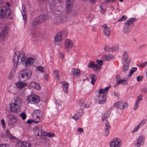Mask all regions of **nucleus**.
<instances>
[{
    "label": "nucleus",
    "instance_id": "nucleus-19",
    "mask_svg": "<svg viewBox=\"0 0 147 147\" xmlns=\"http://www.w3.org/2000/svg\"><path fill=\"white\" fill-rule=\"evenodd\" d=\"M107 94H104L102 96H98V98L99 99L98 103L99 104L101 105L104 103L106 101Z\"/></svg>",
    "mask_w": 147,
    "mask_h": 147
},
{
    "label": "nucleus",
    "instance_id": "nucleus-44",
    "mask_svg": "<svg viewBox=\"0 0 147 147\" xmlns=\"http://www.w3.org/2000/svg\"><path fill=\"white\" fill-rule=\"evenodd\" d=\"M147 65V61L139 64L138 66L140 67L144 68Z\"/></svg>",
    "mask_w": 147,
    "mask_h": 147
},
{
    "label": "nucleus",
    "instance_id": "nucleus-38",
    "mask_svg": "<svg viewBox=\"0 0 147 147\" xmlns=\"http://www.w3.org/2000/svg\"><path fill=\"white\" fill-rule=\"evenodd\" d=\"M104 90V89H100L99 90L98 92L99 94L98 96H101L104 94H107L105 93L106 92Z\"/></svg>",
    "mask_w": 147,
    "mask_h": 147
},
{
    "label": "nucleus",
    "instance_id": "nucleus-49",
    "mask_svg": "<svg viewBox=\"0 0 147 147\" xmlns=\"http://www.w3.org/2000/svg\"><path fill=\"white\" fill-rule=\"evenodd\" d=\"M142 96L141 95H140L139 96H138L137 99V100L136 101V102H137V103H138L139 102H140V101H142Z\"/></svg>",
    "mask_w": 147,
    "mask_h": 147
},
{
    "label": "nucleus",
    "instance_id": "nucleus-48",
    "mask_svg": "<svg viewBox=\"0 0 147 147\" xmlns=\"http://www.w3.org/2000/svg\"><path fill=\"white\" fill-rule=\"evenodd\" d=\"M111 49L112 50V52L117 51L119 50V47L118 46L112 47Z\"/></svg>",
    "mask_w": 147,
    "mask_h": 147
},
{
    "label": "nucleus",
    "instance_id": "nucleus-5",
    "mask_svg": "<svg viewBox=\"0 0 147 147\" xmlns=\"http://www.w3.org/2000/svg\"><path fill=\"white\" fill-rule=\"evenodd\" d=\"M6 117V121L9 126L12 125L13 127L15 126L16 123H18V120L16 117L11 114L7 115Z\"/></svg>",
    "mask_w": 147,
    "mask_h": 147
},
{
    "label": "nucleus",
    "instance_id": "nucleus-43",
    "mask_svg": "<svg viewBox=\"0 0 147 147\" xmlns=\"http://www.w3.org/2000/svg\"><path fill=\"white\" fill-rule=\"evenodd\" d=\"M127 17L126 15L123 16L119 19L117 20L118 22H120L122 21L125 20L127 19Z\"/></svg>",
    "mask_w": 147,
    "mask_h": 147
},
{
    "label": "nucleus",
    "instance_id": "nucleus-33",
    "mask_svg": "<svg viewBox=\"0 0 147 147\" xmlns=\"http://www.w3.org/2000/svg\"><path fill=\"white\" fill-rule=\"evenodd\" d=\"M130 63H125L124 64L123 67V72L126 73V71L128 70L129 67V66Z\"/></svg>",
    "mask_w": 147,
    "mask_h": 147
},
{
    "label": "nucleus",
    "instance_id": "nucleus-59",
    "mask_svg": "<svg viewBox=\"0 0 147 147\" xmlns=\"http://www.w3.org/2000/svg\"><path fill=\"white\" fill-rule=\"evenodd\" d=\"M84 113V111L82 109H80L79 110V116L80 117Z\"/></svg>",
    "mask_w": 147,
    "mask_h": 147
},
{
    "label": "nucleus",
    "instance_id": "nucleus-62",
    "mask_svg": "<svg viewBox=\"0 0 147 147\" xmlns=\"http://www.w3.org/2000/svg\"><path fill=\"white\" fill-rule=\"evenodd\" d=\"M83 103L84 101L83 100H80L79 102V105L81 106V107L83 106V105H84Z\"/></svg>",
    "mask_w": 147,
    "mask_h": 147
},
{
    "label": "nucleus",
    "instance_id": "nucleus-21",
    "mask_svg": "<svg viewBox=\"0 0 147 147\" xmlns=\"http://www.w3.org/2000/svg\"><path fill=\"white\" fill-rule=\"evenodd\" d=\"M102 28H103L104 34L107 37L109 36L111 32L110 28H108L106 24H104L102 26Z\"/></svg>",
    "mask_w": 147,
    "mask_h": 147
},
{
    "label": "nucleus",
    "instance_id": "nucleus-26",
    "mask_svg": "<svg viewBox=\"0 0 147 147\" xmlns=\"http://www.w3.org/2000/svg\"><path fill=\"white\" fill-rule=\"evenodd\" d=\"M15 84L18 88L20 89L24 88L25 86H27L28 85L26 83L24 82L22 80L16 83Z\"/></svg>",
    "mask_w": 147,
    "mask_h": 147
},
{
    "label": "nucleus",
    "instance_id": "nucleus-37",
    "mask_svg": "<svg viewBox=\"0 0 147 147\" xmlns=\"http://www.w3.org/2000/svg\"><path fill=\"white\" fill-rule=\"evenodd\" d=\"M5 134L9 138L11 139H13L14 137H13L10 133L9 130H7L5 131Z\"/></svg>",
    "mask_w": 147,
    "mask_h": 147
},
{
    "label": "nucleus",
    "instance_id": "nucleus-39",
    "mask_svg": "<svg viewBox=\"0 0 147 147\" xmlns=\"http://www.w3.org/2000/svg\"><path fill=\"white\" fill-rule=\"evenodd\" d=\"M27 10L25 5H23L22 7V14H26Z\"/></svg>",
    "mask_w": 147,
    "mask_h": 147
},
{
    "label": "nucleus",
    "instance_id": "nucleus-28",
    "mask_svg": "<svg viewBox=\"0 0 147 147\" xmlns=\"http://www.w3.org/2000/svg\"><path fill=\"white\" fill-rule=\"evenodd\" d=\"M128 81L127 80L124 79H121L120 80H119L117 82L116 84L114 85V87H115L116 86L119 84H122L123 86H125L127 84Z\"/></svg>",
    "mask_w": 147,
    "mask_h": 147
},
{
    "label": "nucleus",
    "instance_id": "nucleus-7",
    "mask_svg": "<svg viewBox=\"0 0 147 147\" xmlns=\"http://www.w3.org/2000/svg\"><path fill=\"white\" fill-rule=\"evenodd\" d=\"M40 100V98L38 96L34 94H31L27 97L26 101L28 103L36 104L39 102Z\"/></svg>",
    "mask_w": 147,
    "mask_h": 147
},
{
    "label": "nucleus",
    "instance_id": "nucleus-53",
    "mask_svg": "<svg viewBox=\"0 0 147 147\" xmlns=\"http://www.w3.org/2000/svg\"><path fill=\"white\" fill-rule=\"evenodd\" d=\"M140 102H139L138 103H137V102H135V104L133 108L134 110H136L138 108V104H139Z\"/></svg>",
    "mask_w": 147,
    "mask_h": 147
},
{
    "label": "nucleus",
    "instance_id": "nucleus-31",
    "mask_svg": "<svg viewBox=\"0 0 147 147\" xmlns=\"http://www.w3.org/2000/svg\"><path fill=\"white\" fill-rule=\"evenodd\" d=\"M90 77L91 79V83L92 85H94L97 80V78L94 74L91 75Z\"/></svg>",
    "mask_w": 147,
    "mask_h": 147
},
{
    "label": "nucleus",
    "instance_id": "nucleus-57",
    "mask_svg": "<svg viewBox=\"0 0 147 147\" xmlns=\"http://www.w3.org/2000/svg\"><path fill=\"white\" fill-rule=\"evenodd\" d=\"M0 147H9V145L7 144H0Z\"/></svg>",
    "mask_w": 147,
    "mask_h": 147
},
{
    "label": "nucleus",
    "instance_id": "nucleus-51",
    "mask_svg": "<svg viewBox=\"0 0 147 147\" xmlns=\"http://www.w3.org/2000/svg\"><path fill=\"white\" fill-rule=\"evenodd\" d=\"M23 18L24 21V23H26L27 22V16L26 14H22Z\"/></svg>",
    "mask_w": 147,
    "mask_h": 147
},
{
    "label": "nucleus",
    "instance_id": "nucleus-12",
    "mask_svg": "<svg viewBox=\"0 0 147 147\" xmlns=\"http://www.w3.org/2000/svg\"><path fill=\"white\" fill-rule=\"evenodd\" d=\"M31 146L30 142L23 141L18 142L16 144V147H31Z\"/></svg>",
    "mask_w": 147,
    "mask_h": 147
},
{
    "label": "nucleus",
    "instance_id": "nucleus-45",
    "mask_svg": "<svg viewBox=\"0 0 147 147\" xmlns=\"http://www.w3.org/2000/svg\"><path fill=\"white\" fill-rule=\"evenodd\" d=\"M20 116L22 117V119L23 120H24L26 119V115L24 112H22V113H20Z\"/></svg>",
    "mask_w": 147,
    "mask_h": 147
},
{
    "label": "nucleus",
    "instance_id": "nucleus-1",
    "mask_svg": "<svg viewBox=\"0 0 147 147\" xmlns=\"http://www.w3.org/2000/svg\"><path fill=\"white\" fill-rule=\"evenodd\" d=\"M13 16V12L9 8L6 6L0 7V18L1 19H12Z\"/></svg>",
    "mask_w": 147,
    "mask_h": 147
},
{
    "label": "nucleus",
    "instance_id": "nucleus-18",
    "mask_svg": "<svg viewBox=\"0 0 147 147\" xmlns=\"http://www.w3.org/2000/svg\"><path fill=\"white\" fill-rule=\"evenodd\" d=\"M12 102H14L13 103L15 105L18 106V107H20L22 104V101L20 98L18 97H14L12 100Z\"/></svg>",
    "mask_w": 147,
    "mask_h": 147
},
{
    "label": "nucleus",
    "instance_id": "nucleus-54",
    "mask_svg": "<svg viewBox=\"0 0 147 147\" xmlns=\"http://www.w3.org/2000/svg\"><path fill=\"white\" fill-rule=\"evenodd\" d=\"M1 122L3 128V129L5 128L6 126L5 125V122L4 119H1Z\"/></svg>",
    "mask_w": 147,
    "mask_h": 147
},
{
    "label": "nucleus",
    "instance_id": "nucleus-6",
    "mask_svg": "<svg viewBox=\"0 0 147 147\" xmlns=\"http://www.w3.org/2000/svg\"><path fill=\"white\" fill-rule=\"evenodd\" d=\"M47 16L44 14H42L39 16L35 18L33 20L32 22L33 25L36 26L46 21Z\"/></svg>",
    "mask_w": 147,
    "mask_h": 147
},
{
    "label": "nucleus",
    "instance_id": "nucleus-2",
    "mask_svg": "<svg viewBox=\"0 0 147 147\" xmlns=\"http://www.w3.org/2000/svg\"><path fill=\"white\" fill-rule=\"evenodd\" d=\"M136 20L135 18H132L126 22L123 29V32L124 33L127 34L133 28L134 22Z\"/></svg>",
    "mask_w": 147,
    "mask_h": 147
},
{
    "label": "nucleus",
    "instance_id": "nucleus-63",
    "mask_svg": "<svg viewBox=\"0 0 147 147\" xmlns=\"http://www.w3.org/2000/svg\"><path fill=\"white\" fill-rule=\"evenodd\" d=\"M78 131H79L80 133H82L84 131V130L82 128H79L78 129Z\"/></svg>",
    "mask_w": 147,
    "mask_h": 147
},
{
    "label": "nucleus",
    "instance_id": "nucleus-61",
    "mask_svg": "<svg viewBox=\"0 0 147 147\" xmlns=\"http://www.w3.org/2000/svg\"><path fill=\"white\" fill-rule=\"evenodd\" d=\"M33 122H34V120L32 119L28 120L26 121V123L29 124H31Z\"/></svg>",
    "mask_w": 147,
    "mask_h": 147
},
{
    "label": "nucleus",
    "instance_id": "nucleus-17",
    "mask_svg": "<svg viewBox=\"0 0 147 147\" xmlns=\"http://www.w3.org/2000/svg\"><path fill=\"white\" fill-rule=\"evenodd\" d=\"M42 112L40 109H36L34 111L32 115L34 119H39L42 116Z\"/></svg>",
    "mask_w": 147,
    "mask_h": 147
},
{
    "label": "nucleus",
    "instance_id": "nucleus-56",
    "mask_svg": "<svg viewBox=\"0 0 147 147\" xmlns=\"http://www.w3.org/2000/svg\"><path fill=\"white\" fill-rule=\"evenodd\" d=\"M146 119H144V120H143L142 121L140 122V123L138 125H139L140 126V127H141L142 125H143L146 122Z\"/></svg>",
    "mask_w": 147,
    "mask_h": 147
},
{
    "label": "nucleus",
    "instance_id": "nucleus-10",
    "mask_svg": "<svg viewBox=\"0 0 147 147\" xmlns=\"http://www.w3.org/2000/svg\"><path fill=\"white\" fill-rule=\"evenodd\" d=\"M42 125H40L34 128L33 131L35 135L39 136H43L42 134L44 133V131L42 129Z\"/></svg>",
    "mask_w": 147,
    "mask_h": 147
},
{
    "label": "nucleus",
    "instance_id": "nucleus-32",
    "mask_svg": "<svg viewBox=\"0 0 147 147\" xmlns=\"http://www.w3.org/2000/svg\"><path fill=\"white\" fill-rule=\"evenodd\" d=\"M71 73L73 75L79 76L80 71L76 69H73L71 70Z\"/></svg>",
    "mask_w": 147,
    "mask_h": 147
},
{
    "label": "nucleus",
    "instance_id": "nucleus-58",
    "mask_svg": "<svg viewBox=\"0 0 147 147\" xmlns=\"http://www.w3.org/2000/svg\"><path fill=\"white\" fill-rule=\"evenodd\" d=\"M77 115H74L72 117V118L74 119L75 120L77 121L79 119L80 117L79 116H77Z\"/></svg>",
    "mask_w": 147,
    "mask_h": 147
},
{
    "label": "nucleus",
    "instance_id": "nucleus-40",
    "mask_svg": "<svg viewBox=\"0 0 147 147\" xmlns=\"http://www.w3.org/2000/svg\"><path fill=\"white\" fill-rule=\"evenodd\" d=\"M104 50L108 52H111L113 51L111 49V47H110L107 45L105 46Z\"/></svg>",
    "mask_w": 147,
    "mask_h": 147
},
{
    "label": "nucleus",
    "instance_id": "nucleus-8",
    "mask_svg": "<svg viewBox=\"0 0 147 147\" xmlns=\"http://www.w3.org/2000/svg\"><path fill=\"white\" fill-rule=\"evenodd\" d=\"M68 34L67 30L65 29L60 31L55 37L56 41L59 42L65 37Z\"/></svg>",
    "mask_w": 147,
    "mask_h": 147
},
{
    "label": "nucleus",
    "instance_id": "nucleus-24",
    "mask_svg": "<svg viewBox=\"0 0 147 147\" xmlns=\"http://www.w3.org/2000/svg\"><path fill=\"white\" fill-rule=\"evenodd\" d=\"M8 33V28H4L0 34L1 37L2 39H3L7 36Z\"/></svg>",
    "mask_w": 147,
    "mask_h": 147
},
{
    "label": "nucleus",
    "instance_id": "nucleus-50",
    "mask_svg": "<svg viewBox=\"0 0 147 147\" xmlns=\"http://www.w3.org/2000/svg\"><path fill=\"white\" fill-rule=\"evenodd\" d=\"M143 76H140L137 77V80L138 82L142 81L143 79Z\"/></svg>",
    "mask_w": 147,
    "mask_h": 147
},
{
    "label": "nucleus",
    "instance_id": "nucleus-60",
    "mask_svg": "<svg viewBox=\"0 0 147 147\" xmlns=\"http://www.w3.org/2000/svg\"><path fill=\"white\" fill-rule=\"evenodd\" d=\"M116 81L117 82L119 80H120L121 79L120 77V76L119 75H117L116 77Z\"/></svg>",
    "mask_w": 147,
    "mask_h": 147
},
{
    "label": "nucleus",
    "instance_id": "nucleus-47",
    "mask_svg": "<svg viewBox=\"0 0 147 147\" xmlns=\"http://www.w3.org/2000/svg\"><path fill=\"white\" fill-rule=\"evenodd\" d=\"M36 69L38 71L43 72L44 71V68L42 66H39L36 67Z\"/></svg>",
    "mask_w": 147,
    "mask_h": 147
},
{
    "label": "nucleus",
    "instance_id": "nucleus-34",
    "mask_svg": "<svg viewBox=\"0 0 147 147\" xmlns=\"http://www.w3.org/2000/svg\"><path fill=\"white\" fill-rule=\"evenodd\" d=\"M42 134V135H43V136H48L49 137H52L55 136V135L54 134L47 133L45 132V131H44V133Z\"/></svg>",
    "mask_w": 147,
    "mask_h": 147
},
{
    "label": "nucleus",
    "instance_id": "nucleus-9",
    "mask_svg": "<svg viewBox=\"0 0 147 147\" xmlns=\"http://www.w3.org/2000/svg\"><path fill=\"white\" fill-rule=\"evenodd\" d=\"M113 106L116 108L124 109L128 107V104L126 102L120 101L114 103Z\"/></svg>",
    "mask_w": 147,
    "mask_h": 147
},
{
    "label": "nucleus",
    "instance_id": "nucleus-14",
    "mask_svg": "<svg viewBox=\"0 0 147 147\" xmlns=\"http://www.w3.org/2000/svg\"><path fill=\"white\" fill-rule=\"evenodd\" d=\"M120 140L117 138L114 139L110 143V145L111 147H120Z\"/></svg>",
    "mask_w": 147,
    "mask_h": 147
},
{
    "label": "nucleus",
    "instance_id": "nucleus-25",
    "mask_svg": "<svg viewBox=\"0 0 147 147\" xmlns=\"http://www.w3.org/2000/svg\"><path fill=\"white\" fill-rule=\"evenodd\" d=\"M105 126L106 127L105 128V135L106 136H107L109 134V129L111 127L109 123L108 120H106Z\"/></svg>",
    "mask_w": 147,
    "mask_h": 147
},
{
    "label": "nucleus",
    "instance_id": "nucleus-27",
    "mask_svg": "<svg viewBox=\"0 0 147 147\" xmlns=\"http://www.w3.org/2000/svg\"><path fill=\"white\" fill-rule=\"evenodd\" d=\"M30 86L36 90H39L40 88V85L38 83L34 82H32L30 83Z\"/></svg>",
    "mask_w": 147,
    "mask_h": 147
},
{
    "label": "nucleus",
    "instance_id": "nucleus-35",
    "mask_svg": "<svg viewBox=\"0 0 147 147\" xmlns=\"http://www.w3.org/2000/svg\"><path fill=\"white\" fill-rule=\"evenodd\" d=\"M107 113H105L102 116V121H103L105 119H106L109 117L110 114V111L109 110L107 111Z\"/></svg>",
    "mask_w": 147,
    "mask_h": 147
},
{
    "label": "nucleus",
    "instance_id": "nucleus-55",
    "mask_svg": "<svg viewBox=\"0 0 147 147\" xmlns=\"http://www.w3.org/2000/svg\"><path fill=\"white\" fill-rule=\"evenodd\" d=\"M96 62L99 65H102L103 63V61L101 60L97 59L96 60Z\"/></svg>",
    "mask_w": 147,
    "mask_h": 147
},
{
    "label": "nucleus",
    "instance_id": "nucleus-20",
    "mask_svg": "<svg viewBox=\"0 0 147 147\" xmlns=\"http://www.w3.org/2000/svg\"><path fill=\"white\" fill-rule=\"evenodd\" d=\"M61 84L62 86V88L64 92L66 93H67L69 84L67 82L63 81L61 82Z\"/></svg>",
    "mask_w": 147,
    "mask_h": 147
},
{
    "label": "nucleus",
    "instance_id": "nucleus-52",
    "mask_svg": "<svg viewBox=\"0 0 147 147\" xmlns=\"http://www.w3.org/2000/svg\"><path fill=\"white\" fill-rule=\"evenodd\" d=\"M140 127V126L139 125H138L137 126H136L132 131V133H133L134 132L137 131Z\"/></svg>",
    "mask_w": 147,
    "mask_h": 147
},
{
    "label": "nucleus",
    "instance_id": "nucleus-3",
    "mask_svg": "<svg viewBox=\"0 0 147 147\" xmlns=\"http://www.w3.org/2000/svg\"><path fill=\"white\" fill-rule=\"evenodd\" d=\"M20 58V62H23L25 61L26 56L23 52L20 53L17 55L16 52H15L13 57V65L14 67H16L18 64L19 59Z\"/></svg>",
    "mask_w": 147,
    "mask_h": 147
},
{
    "label": "nucleus",
    "instance_id": "nucleus-4",
    "mask_svg": "<svg viewBox=\"0 0 147 147\" xmlns=\"http://www.w3.org/2000/svg\"><path fill=\"white\" fill-rule=\"evenodd\" d=\"M32 74L31 70L30 69H24L21 70L19 75L20 80L26 81L31 77Z\"/></svg>",
    "mask_w": 147,
    "mask_h": 147
},
{
    "label": "nucleus",
    "instance_id": "nucleus-42",
    "mask_svg": "<svg viewBox=\"0 0 147 147\" xmlns=\"http://www.w3.org/2000/svg\"><path fill=\"white\" fill-rule=\"evenodd\" d=\"M136 70L137 68L136 67H133L132 68L130 71L129 76H131L133 73L136 71Z\"/></svg>",
    "mask_w": 147,
    "mask_h": 147
},
{
    "label": "nucleus",
    "instance_id": "nucleus-41",
    "mask_svg": "<svg viewBox=\"0 0 147 147\" xmlns=\"http://www.w3.org/2000/svg\"><path fill=\"white\" fill-rule=\"evenodd\" d=\"M94 65V66L92 69H93V71H96V70H98L100 69V66L98 65L97 64H95Z\"/></svg>",
    "mask_w": 147,
    "mask_h": 147
},
{
    "label": "nucleus",
    "instance_id": "nucleus-11",
    "mask_svg": "<svg viewBox=\"0 0 147 147\" xmlns=\"http://www.w3.org/2000/svg\"><path fill=\"white\" fill-rule=\"evenodd\" d=\"M74 0H66L65 11L67 13H70L72 10L74 5Z\"/></svg>",
    "mask_w": 147,
    "mask_h": 147
},
{
    "label": "nucleus",
    "instance_id": "nucleus-16",
    "mask_svg": "<svg viewBox=\"0 0 147 147\" xmlns=\"http://www.w3.org/2000/svg\"><path fill=\"white\" fill-rule=\"evenodd\" d=\"M20 107H18L17 105H15L13 103L10 105V109L11 111L14 113H18L20 110Z\"/></svg>",
    "mask_w": 147,
    "mask_h": 147
},
{
    "label": "nucleus",
    "instance_id": "nucleus-15",
    "mask_svg": "<svg viewBox=\"0 0 147 147\" xmlns=\"http://www.w3.org/2000/svg\"><path fill=\"white\" fill-rule=\"evenodd\" d=\"M137 142L135 144V146L136 147H140L141 145L144 144V138L142 136H140L137 140Z\"/></svg>",
    "mask_w": 147,
    "mask_h": 147
},
{
    "label": "nucleus",
    "instance_id": "nucleus-64",
    "mask_svg": "<svg viewBox=\"0 0 147 147\" xmlns=\"http://www.w3.org/2000/svg\"><path fill=\"white\" fill-rule=\"evenodd\" d=\"M111 86H109L105 88L104 89V90L105 92L108 91L109 90V89L111 88Z\"/></svg>",
    "mask_w": 147,
    "mask_h": 147
},
{
    "label": "nucleus",
    "instance_id": "nucleus-13",
    "mask_svg": "<svg viewBox=\"0 0 147 147\" xmlns=\"http://www.w3.org/2000/svg\"><path fill=\"white\" fill-rule=\"evenodd\" d=\"M64 45L67 51H69V49H71L73 47V43L72 41L69 39L65 40Z\"/></svg>",
    "mask_w": 147,
    "mask_h": 147
},
{
    "label": "nucleus",
    "instance_id": "nucleus-29",
    "mask_svg": "<svg viewBox=\"0 0 147 147\" xmlns=\"http://www.w3.org/2000/svg\"><path fill=\"white\" fill-rule=\"evenodd\" d=\"M103 59L104 60L107 61L109 60H113L114 59V56L111 54L105 55L103 56Z\"/></svg>",
    "mask_w": 147,
    "mask_h": 147
},
{
    "label": "nucleus",
    "instance_id": "nucleus-36",
    "mask_svg": "<svg viewBox=\"0 0 147 147\" xmlns=\"http://www.w3.org/2000/svg\"><path fill=\"white\" fill-rule=\"evenodd\" d=\"M55 20L56 22L58 23H61L64 22L63 19H62L61 16L59 15L56 18Z\"/></svg>",
    "mask_w": 147,
    "mask_h": 147
},
{
    "label": "nucleus",
    "instance_id": "nucleus-30",
    "mask_svg": "<svg viewBox=\"0 0 147 147\" xmlns=\"http://www.w3.org/2000/svg\"><path fill=\"white\" fill-rule=\"evenodd\" d=\"M51 3L53 6H58L60 5L61 0H52Z\"/></svg>",
    "mask_w": 147,
    "mask_h": 147
},
{
    "label": "nucleus",
    "instance_id": "nucleus-22",
    "mask_svg": "<svg viewBox=\"0 0 147 147\" xmlns=\"http://www.w3.org/2000/svg\"><path fill=\"white\" fill-rule=\"evenodd\" d=\"M122 59L124 60L125 63H130L131 59L129 57L127 52L124 51L123 52Z\"/></svg>",
    "mask_w": 147,
    "mask_h": 147
},
{
    "label": "nucleus",
    "instance_id": "nucleus-23",
    "mask_svg": "<svg viewBox=\"0 0 147 147\" xmlns=\"http://www.w3.org/2000/svg\"><path fill=\"white\" fill-rule=\"evenodd\" d=\"M34 62V59L32 57H29L25 61V64L26 66H29L32 65Z\"/></svg>",
    "mask_w": 147,
    "mask_h": 147
},
{
    "label": "nucleus",
    "instance_id": "nucleus-46",
    "mask_svg": "<svg viewBox=\"0 0 147 147\" xmlns=\"http://www.w3.org/2000/svg\"><path fill=\"white\" fill-rule=\"evenodd\" d=\"M94 63L93 61H90L88 64V67L92 69L94 66Z\"/></svg>",
    "mask_w": 147,
    "mask_h": 147
}]
</instances>
